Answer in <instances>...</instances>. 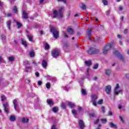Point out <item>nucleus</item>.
<instances>
[{
    "label": "nucleus",
    "instance_id": "f257e3e1",
    "mask_svg": "<svg viewBox=\"0 0 129 129\" xmlns=\"http://www.w3.org/2000/svg\"><path fill=\"white\" fill-rule=\"evenodd\" d=\"M64 10V7H61L59 8V12H57V11L54 10L53 11V16H52V18H56V17H59L60 19H62L63 17V13L62 12V11Z\"/></svg>",
    "mask_w": 129,
    "mask_h": 129
},
{
    "label": "nucleus",
    "instance_id": "7c9ffc66",
    "mask_svg": "<svg viewBox=\"0 0 129 129\" xmlns=\"http://www.w3.org/2000/svg\"><path fill=\"white\" fill-rule=\"evenodd\" d=\"M46 88H47V89H50V88L51 87V84H50V83H46Z\"/></svg>",
    "mask_w": 129,
    "mask_h": 129
},
{
    "label": "nucleus",
    "instance_id": "338daca9",
    "mask_svg": "<svg viewBox=\"0 0 129 129\" xmlns=\"http://www.w3.org/2000/svg\"><path fill=\"white\" fill-rule=\"evenodd\" d=\"M99 122V119H97L95 121V123H98Z\"/></svg>",
    "mask_w": 129,
    "mask_h": 129
},
{
    "label": "nucleus",
    "instance_id": "f03ea898",
    "mask_svg": "<svg viewBox=\"0 0 129 129\" xmlns=\"http://www.w3.org/2000/svg\"><path fill=\"white\" fill-rule=\"evenodd\" d=\"M100 52V50L95 47H91L88 51V54L92 55V54H98Z\"/></svg>",
    "mask_w": 129,
    "mask_h": 129
},
{
    "label": "nucleus",
    "instance_id": "6e6d98bb",
    "mask_svg": "<svg viewBox=\"0 0 129 129\" xmlns=\"http://www.w3.org/2000/svg\"><path fill=\"white\" fill-rule=\"evenodd\" d=\"M35 75H36V76H37V77H39V76L40 75V74H39L38 72H36L35 73Z\"/></svg>",
    "mask_w": 129,
    "mask_h": 129
},
{
    "label": "nucleus",
    "instance_id": "20e7f679",
    "mask_svg": "<svg viewBox=\"0 0 129 129\" xmlns=\"http://www.w3.org/2000/svg\"><path fill=\"white\" fill-rule=\"evenodd\" d=\"M97 98V95H92L91 96L92 102L93 103V105H94V106H96L97 105V103L96 102Z\"/></svg>",
    "mask_w": 129,
    "mask_h": 129
},
{
    "label": "nucleus",
    "instance_id": "393cba45",
    "mask_svg": "<svg viewBox=\"0 0 129 129\" xmlns=\"http://www.w3.org/2000/svg\"><path fill=\"white\" fill-rule=\"evenodd\" d=\"M27 37H28L29 40L30 42H33V36H32V35H28Z\"/></svg>",
    "mask_w": 129,
    "mask_h": 129
},
{
    "label": "nucleus",
    "instance_id": "4be33fe9",
    "mask_svg": "<svg viewBox=\"0 0 129 129\" xmlns=\"http://www.w3.org/2000/svg\"><path fill=\"white\" fill-rule=\"evenodd\" d=\"M91 32H92V29L91 28H88L87 30V33L88 35H91Z\"/></svg>",
    "mask_w": 129,
    "mask_h": 129
},
{
    "label": "nucleus",
    "instance_id": "69168bd1",
    "mask_svg": "<svg viewBox=\"0 0 129 129\" xmlns=\"http://www.w3.org/2000/svg\"><path fill=\"white\" fill-rule=\"evenodd\" d=\"M125 77L129 79V74H127L125 75Z\"/></svg>",
    "mask_w": 129,
    "mask_h": 129
},
{
    "label": "nucleus",
    "instance_id": "2f4dec72",
    "mask_svg": "<svg viewBox=\"0 0 129 129\" xmlns=\"http://www.w3.org/2000/svg\"><path fill=\"white\" fill-rule=\"evenodd\" d=\"M30 57H34L35 56V52H34V51H30Z\"/></svg>",
    "mask_w": 129,
    "mask_h": 129
},
{
    "label": "nucleus",
    "instance_id": "bf43d9fd",
    "mask_svg": "<svg viewBox=\"0 0 129 129\" xmlns=\"http://www.w3.org/2000/svg\"><path fill=\"white\" fill-rule=\"evenodd\" d=\"M38 85H41L42 84V81H39L38 82Z\"/></svg>",
    "mask_w": 129,
    "mask_h": 129
},
{
    "label": "nucleus",
    "instance_id": "423d86ee",
    "mask_svg": "<svg viewBox=\"0 0 129 129\" xmlns=\"http://www.w3.org/2000/svg\"><path fill=\"white\" fill-rule=\"evenodd\" d=\"M121 91V89L119 88V85L117 84L115 88L114 93L116 95H118L119 93Z\"/></svg>",
    "mask_w": 129,
    "mask_h": 129
},
{
    "label": "nucleus",
    "instance_id": "e433bc0d",
    "mask_svg": "<svg viewBox=\"0 0 129 129\" xmlns=\"http://www.w3.org/2000/svg\"><path fill=\"white\" fill-rule=\"evenodd\" d=\"M69 47V44L67 43H64L63 45V49H67Z\"/></svg>",
    "mask_w": 129,
    "mask_h": 129
},
{
    "label": "nucleus",
    "instance_id": "412c9836",
    "mask_svg": "<svg viewBox=\"0 0 129 129\" xmlns=\"http://www.w3.org/2000/svg\"><path fill=\"white\" fill-rule=\"evenodd\" d=\"M1 100L2 101H5L7 100V97H6L5 95H2V96H1Z\"/></svg>",
    "mask_w": 129,
    "mask_h": 129
},
{
    "label": "nucleus",
    "instance_id": "864d4df0",
    "mask_svg": "<svg viewBox=\"0 0 129 129\" xmlns=\"http://www.w3.org/2000/svg\"><path fill=\"white\" fill-rule=\"evenodd\" d=\"M51 129H57V128H56V125L54 124L51 126Z\"/></svg>",
    "mask_w": 129,
    "mask_h": 129
},
{
    "label": "nucleus",
    "instance_id": "f8f14e48",
    "mask_svg": "<svg viewBox=\"0 0 129 129\" xmlns=\"http://www.w3.org/2000/svg\"><path fill=\"white\" fill-rule=\"evenodd\" d=\"M28 13L25 10L23 11L22 19H28Z\"/></svg>",
    "mask_w": 129,
    "mask_h": 129
},
{
    "label": "nucleus",
    "instance_id": "1a4fd4ad",
    "mask_svg": "<svg viewBox=\"0 0 129 129\" xmlns=\"http://www.w3.org/2000/svg\"><path fill=\"white\" fill-rule=\"evenodd\" d=\"M3 106L5 112L9 113V103L8 102H6L5 103L3 104Z\"/></svg>",
    "mask_w": 129,
    "mask_h": 129
},
{
    "label": "nucleus",
    "instance_id": "aec40b11",
    "mask_svg": "<svg viewBox=\"0 0 129 129\" xmlns=\"http://www.w3.org/2000/svg\"><path fill=\"white\" fill-rule=\"evenodd\" d=\"M42 66L43 68H46L47 67V61H46V60H43L42 61Z\"/></svg>",
    "mask_w": 129,
    "mask_h": 129
},
{
    "label": "nucleus",
    "instance_id": "603ef678",
    "mask_svg": "<svg viewBox=\"0 0 129 129\" xmlns=\"http://www.w3.org/2000/svg\"><path fill=\"white\" fill-rule=\"evenodd\" d=\"M110 13V10H108L106 11V14L107 16H109V13Z\"/></svg>",
    "mask_w": 129,
    "mask_h": 129
},
{
    "label": "nucleus",
    "instance_id": "c03bdc74",
    "mask_svg": "<svg viewBox=\"0 0 129 129\" xmlns=\"http://www.w3.org/2000/svg\"><path fill=\"white\" fill-rule=\"evenodd\" d=\"M98 68V64L96 63L94 66L93 69H97Z\"/></svg>",
    "mask_w": 129,
    "mask_h": 129
},
{
    "label": "nucleus",
    "instance_id": "b1692460",
    "mask_svg": "<svg viewBox=\"0 0 129 129\" xmlns=\"http://www.w3.org/2000/svg\"><path fill=\"white\" fill-rule=\"evenodd\" d=\"M10 119L11 121H16V117H15L14 116L11 115L10 116Z\"/></svg>",
    "mask_w": 129,
    "mask_h": 129
},
{
    "label": "nucleus",
    "instance_id": "72a5a7b5",
    "mask_svg": "<svg viewBox=\"0 0 129 129\" xmlns=\"http://www.w3.org/2000/svg\"><path fill=\"white\" fill-rule=\"evenodd\" d=\"M102 3L104 5V6H107L108 4L107 0H102Z\"/></svg>",
    "mask_w": 129,
    "mask_h": 129
},
{
    "label": "nucleus",
    "instance_id": "ddd939ff",
    "mask_svg": "<svg viewBox=\"0 0 129 129\" xmlns=\"http://www.w3.org/2000/svg\"><path fill=\"white\" fill-rule=\"evenodd\" d=\"M67 30L68 33H69L70 35H73L74 34V30H73L72 28L69 27Z\"/></svg>",
    "mask_w": 129,
    "mask_h": 129
},
{
    "label": "nucleus",
    "instance_id": "39448f33",
    "mask_svg": "<svg viewBox=\"0 0 129 129\" xmlns=\"http://www.w3.org/2000/svg\"><path fill=\"white\" fill-rule=\"evenodd\" d=\"M51 32L53 33L54 38H55V39H57V38H59V31H56L54 27L51 28Z\"/></svg>",
    "mask_w": 129,
    "mask_h": 129
},
{
    "label": "nucleus",
    "instance_id": "de8ad7c7",
    "mask_svg": "<svg viewBox=\"0 0 129 129\" xmlns=\"http://www.w3.org/2000/svg\"><path fill=\"white\" fill-rule=\"evenodd\" d=\"M123 33L124 34H126L127 33H128V29H124Z\"/></svg>",
    "mask_w": 129,
    "mask_h": 129
},
{
    "label": "nucleus",
    "instance_id": "a19ab883",
    "mask_svg": "<svg viewBox=\"0 0 129 129\" xmlns=\"http://www.w3.org/2000/svg\"><path fill=\"white\" fill-rule=\"evenodd\" d=\"M101 111H102V112H103V113H105V108H104V107H102L101 108Z\"/></svg>",
    "mask_w": 129,
    "mask_h": 129
},
{
    "label": "nucleus",
    "instance_id": "8fccbe9b",
    "mask_svg": "<svg viewBox=\"0 0 129 129\" xmlns=\"http://www.w3.org/2000/svg\"><path fill=\"white\" fill-rule=\"evenodd\" d=\"M89 115L91 117H94V116H95V114L91 113V114H90Z\"/></svg>",
    "mask_w": 129,
    "mask_h": 129
},
{
    "label": "nucleus",
    "instance_id": "dca6fc26",
    "mask_svg": "<svg viewBox=\"0 0 129 129\" xmlns=\"http://www.w3.org/2000/svg\"><path fill=\"white\" fill-rule=\"evenodd\" d=\"M68 105L71 108H73L75 106V104L71 102H68Z\"/></svg>",
    "mask_w": 129,
    "mask_h": 129
},
{
    "label": "nucleus",
    "instance_id": "473e14b6",
    "mask_svg": "<svg viewBox=\"0 0 129 129\" xmlns=\"http://www.w3.org/2000/svg\"><path fill=\"white\" fill-rule=\"evenodd\" d=\"M13 13H17V12H18V9L17 8L16 6L13 7Z\"/></svg>",
    "mask_w": 129,
    "mask_h": 129
},
{
    "label": "nucleus",
    "instance_id": "cd10ccee",
    "mask_svg": "<svg viewBox=\"0 0 129 129\" xmlns=\"http://www.w3.org/2000/svg\"><path fill=\"white\" fill-rule=\"evenodd\" d=\"M8 59L10 62H13L14 60H15V58H14V56H9L8 57Z\"/></svg>",
    "mask_w": 129,
    "mask_h": 129
},
{
    "label": "nucleus",
    "instance_id": "9b49d317",
    "mask_svg": "<svg viewBox=\"0 0 129 129\" xmlns=\"http://www.w3.org/2000/svg\"><path fill=\"white\" fill-rule=\"evenodd\" d=\"M79 125L81 129H83L84 127H85V125L84 124V122H83V120H80L79 121Z\"/></svg>",
    "mask_w": 129,
    "mask_h": 129
},
{
    "label": "nucleus",
    "instance_id": "bb28decb",
    "mask_svg": "<svg viewBox=\"0 0 129 129\" xmlns=\"http://www.w3.org/2000/svg\"><path fill=\"white\" fill-rule=\"evenodd\" d=\"M110 126L111 127H113L114 128H116L117 127L116 125L113 124L112 122L110 123Z\"/></svg>",
    "mask_w": 129,
    "mask_h": 129
},
{
    "label": "nucleus",
    "instance_id": "a878e982",
    "mask_svg": "<svg viewBox=\"0 0 129 129\" xmlns=\"http://www.w3.org/2000/svg\"><path fill=\"white\" fill-rule=\"evenodd\" d=\"M11 21H8L7 22V27H8L9 30H11Z\"/></svg>",
    "mask_w": 129,
    "mask_h": 129
},
{
    "label": "nucleus",
    "instance_id": "6ab92c4d",
    "mask_svg": "<svg viewBox=\"0 0 129 129\" xmlns=\"http://www.w3.org/2000/svg\"><path fill=\"white\" fill-rule=\"evenodd\" d=\"M22 121L24 123H26L27 122H29V119H28L27 118L23 117V118H22Z\"/></svg>",
    "mask_w": 129,
    "mask_h": 129
},
{
    "label": "nucleus",
    "instance_id": "052dcab7",
    "mask_svg": "<svg viewBox=\"0 0 129 129\" xmlns=\"http://www.w3.org/2000/svg\"><path fill=\"white\" fill-rule=\"evenodd\" d=\"M43 3H44V0H40V5H43Z\"/></svg>",
    "mask_w": 129,
    "mask_h": 129
},
{
    "label": "nucleus",
    "instance_id": "79ce46f5",
    "mask_svg": "<svg viewBox=\"0 0 129 129\" xmlns=\"http://www.w3.org/2000/svg\"><path fill=\"white\" fill-rule=\"evenodd\" d=\"M82 93L84 94V95H86V91L83 89H82Z\"/></svg>",
    "mask_w": 129,
    "mask_h": 129
},
{
    "label": "nucleus",
    "instance_id": "c756f323",
    "mask_svg": "<svg viewBox=\"0 0 129 129\" xmlns=\"http://www.w3.org/2000/svg\"><path fill=\"white\" fill-rule=\"evenodd\" d=\"M45 50H48V49H50V45H49L48 44L46 43L45 44Z\"/></svg>",
    "mask_w": 129,
    "mask_h": 129
},
{
    "label": "nucleus",
    "instance_id": "2eb2a0df",
    "mask_svg": "<svg viewBox=\"0 0 129 129\" xmlns=\"http://www.w3.org/2000/svg\"><path fill=\"white\" fill-rule=\"evenodd\" d=\"M47 104L50 105V106H53L54 103L53 102V101L52 100H47Z\"/></svg>",
    "mask_w": 129,
    "mask_h": 129
},
{
    "label": "nucleus",
    "instance_id": "a18cd8bd",
    "mask_svg": "<svg viewBox=\"0 0 129 129\" xmlns=\"http://www.w3.org/2000/svg\"><path fill=\"white\" fill-rule=\"evenodd\" d=\"M61 107L63 109H65V108H66V105H65V104H62Z\"/></svg>",
    "mask_w": 129,
    "mask_h": 129
},
{
    "label": "nucleus",
    "instance_id": "09e8293b",
    "mask_svg": "<svg viewBox=\"0 0 129 129\" xmlns=\"http://www.w3.org/2000/svg\"><path fill=\"white\" fill-rule=\"evenodd\" d=\"M32 64H34L35 66H38V64L37 63V62H36L35 60L32 61Z\"/></svg>",
    "mask_w": 129,
    "mask_h": 129
},
{
    "label": "nucleus",
    "instance_id": "0eeeda50",
    "mask_svg": "<svg viewBox=\"0 0 129 129\" xmlns=\"http://www.w3.org/2000/svg\"><path fill=\"white\" fill-rule=\"evenodd\" d=\"M59 54H60V51L57 49H53L52 51L51 55L54 58H56V57H58L59 56Z\"/></svg>",
    "mask_w": 129,
    "mask_h": 129
},
{
    "label": "nucleus",
    "instance_id": "9d476101",
    "mask_svg": "<svg viewBox=\"0 0 129 129\" xmlns=\"http://www.w3.org/2000/svg\"><path fill=\"white\" fill-rule=\"evenodd\" d=\"M105 91L107 94H108L109 95V94H110L111 92V86H106L105 88Z\"/></svg>",
    "mask_w": 129,
    "mask_h": 129
},
{
    "label": "nucleus",
    "instance_id": "c9c22d12",
    "mask_svg": "<svg viewBox=\"0 0 129 129\" xmlns=\"http://www.w3.org/2000/svg\"><path fill=\"white\" fill-rule=\"evenodd\" d=\"M6 37L5 35H2L1 36V39H2V41H3V42H5V40H6Z\"/></svg>",
    "mask_w": 129,
    "mask_h": 129
},
{
    "label": "nucleus",
    "instance_id": "ea45409f",
    "mask_svg": "<svg viewBox=\"0 0 129 129\" xmlns=\"http://www.w3.org/2000/svg\"><path fill=\"white\" fill-rule=\"evenodd\" d=\"M97 103H98V104H102V103H103V100H102V99L99 100L98 101Z\"/></svg>",
    "mask_w": 129,
    "mask_h": 129
},
{
    "label": "nucleus",
    "instance_id": "a211bd4d",
    "mask_svg": "<svg viewBox=\"0 0 129 129\" xmlns=\"http://www.w3.org/2000/svg\"><path fill=\"white\" fill-rule=\"evenodd\" d=\"M80 8L81 9H82V10H86V5H85V4H81V5H80Z\"/></svg>",
    "mask_w": 129,
    "mask_h": 129
},
{
    "label": "nucleus",
    "instance_id": "680f3d73",
    "mask_svg": "<svg viewBox=\"0 0 129 129\" xmlns=\"http://www.w3.org/2000/svg\"><path fill=\"white\" fill-rule=\"evenodd\" d=\"M63 36L65 38H68V35L65 33L63 34Z\"/></svg>",
    "mask_w": 129,
    "mask_h": 129
},
{
    "label": "nucleus",
    "instance_id": "4c0bfd02",
    "mask_svg": "<svg viewBox=\"0 0 129 129\" xmlns=\"http://www.w3.org/2000/svg\"><path fill=\"white\" fill-rule=\"evenodd\" d=\"M17 26H18V28H21L22 27V24L19 23L18 21H16Z\"/></svg>",
    "mask_w": 129,
    "mask_h": 129
},
{
    "label": "nucleus",
    "instance_id": "f704fd0d",
    "mask_svg": "<svg viewBox=\"0 0 129 129\" xmlns=\"http://www.w3.org/2000/svg\"><path fill=\"white\" fill-rule=\"evenodd\" d=\"M52 111L53 112H57L58 111V107H54L52 108Z\"/></svg>",
    "mask_w": 129,
    "mask_h": 129
},
{
    "label": "nucleus",
    "instance_id": "5701e85b",
    "mask_svg": "<svg viewBox=\"0 0 129 129\" xmlns=\"http://www.w3.org/2000/svg\"><path fill=\"white\" fill-rule=\"evenodd\" d=\"M110 73H111V72L109 70H106V72H105L106 75L109 76V75H110Z\"/></svg>",
    "mask_w": 129,
    "mask_h": 129
},
{
    "label": "nucleus",
    "instance_id": "6e6552de",
    "mask_svg": "<svg viewBox=\"0 0 129 129\" xmlns=\"http://www.w3.org/2000/svg\"><path fill=\"white\" fill-rule=\"evenodd\" d=\"M113 54L116 56L117 57H118L119 58L120 57L121 60L123 61V56L121 54H120V52L117 51V50H115L113 51Z\"/></svg>",
    "mask_w": 129,
    "mask_h": 129
},
{
    "label": "nucleus",
    "instance_id": "37998d69",
    "mask_svg": "<svg viewBox=\"0 0 129 129\" xmlns=\"http://www.w3.org/2000/svg\"><path fill=\"white\" fill-rule=\"evenodd\" d=\"M28 69H32V67H26L25 69L26 72H29V71L28 70Z\"/></svg>",
    "mask_w": 129,
    "mask_h": 129
},
{
    "label": "nucleus",
    "instance_id": "3c124183",
    "mask_svg": "<svg viewBox=\"0 0 129 129\" xmlns=\"http://www.w3.org/2000/svg\"><path fill=\"white\" fill-rule=\"evenodd\" d=\"M6 16L9 17H12V14L11 13H7L6 14Z\"/></svg>",
    "mask_w": 129,
    "mask_h": 129
},
{
    "label": "nucleus",
    "instance_id": "49530a36",
    "mask_svg": "<svg viewBox=\"0 0 129 129\" xmlns=\"http://www.w3.org/2000/svg\"><path fill=\"white\" fill-rule=\"evenodd\" d=\"M89 72V69H87V76L88 77H89V76H90V75H89V73H88Z\"/></svg>",
    "mask_w": 129,
    "mask_h": 129
},
{
    "label": "nucleus",
    "instance_id": "58836bf2",
    "mask_svg": "<svg viewBox=\"0 0 129 129\" xmlns=\"http://www.w3.org/2000/svg\"><path fill=\"white\" fill-rule=\"evenodd\" d=\"M101 121L102 123H106V122L107 121L106 119H101Z\"/></svg>",
    "mask_w": 129,
    "mask_h": 129
},
{
    "label": "nucleus",
    "instance_id": "7ed1b4c3",
    "mask_svg": "<svg viewBox=\"0 0 129 129\" xmlns=\"http://www.w3.org/2000/svg\"><path fill=\"white\" fill-rule=\"evenodd\" d=\"M114 46H115V44H114V43H112L111 44L106 45L103 49L104 54H107L108 50H109V49L111 48H112Z\"/></svg>",
    "mask_w": 129,
    "mask_h": 129
},
{
    "label": "nucleus",
    "instance_id": "774afa93",
    "mask_svg": "<svg viewBox=\"0 0 129 129\" xmlns=\"http://www.w3.org/2000/svg\"><path fill=\"white\" fill-rule=\"evenodd\" d=\"M122 10H123V8L122 7H119V11H122Z\"/></svg>",
    "mask_w": 129,
    "mask_h": 129
},
{
    "label": "nucleus",
    "instance_id": "13d9d810",
    "mask_svg": "<svg viewBox=\"0 0 129 129\" xmlns=\"http://www.w3.org/2000/svg\"><path fill=\"white\" fill-rule=\"evenodd\" d=\"M119 117V118L120 119V121H122V122H123V119L122 118V117L120 116Z\"/></svg>",
    "mask_w": 129,
    "mask_h": 129
},
{
    "label": "nucleus",
    "instance_id": "c85d7f7f",
    "mask_svg": "<svg viewBox=\"0 0 129 129\" xmlns=\"http://www.w3.org/2000/svg\"><path fill=\"white\" fill-rule=\"evenodd\" d=\"M85 64H86L87 66H90V65H91V60L85 61Z\"/></svg>",
    "mask_w": 129,
    "mask_h": 129
},
{
    "label": "nucleus",
    "instance_id": "4d7b16f0",
    "mask_svg": "<svg viewBox=\"0 0 129 129\" xmlns=\"http://www.w3.org/2000/svg\"><path fill=\"white\" fill-rule=\"evenodd\" d=\"M58 2H62V3H64V4H66V1L67 0H58Z\"/></svg>",
    "mask_w": 129,
    "mask_h": 129
},
{
    "label": "nucleus",
    "instance_id": "f3484780",
    "mask_svg": "<svg viewBox=\"0 0 129 129\" xmlns=\"http://www.w3.org/2000/svg\"><path fill=\"white\" fill-rule=\"evenodd\" d=\"M21 41H22V45H24V47H26L28 46V44H27V41H26L23 39H22Z\"/></svg>",
    "mask_w": 129,
    "mask_h": 129
},
{
    "label": "nucleus",
    "instance_id": "e2e57ef3",
    "mask_svg": "<svg viewBox=\"0 0 129 129\" xmlns=\"http://www.w3.org/2000/svg\"><path fill=\"white\" fill-rule=\"evenodd\" d=\"M108 114H109V115H112V112L109 111L108 112Z\"/></svg>",
    "mask_w": 129,
    "mask_h": 129
},
{
    "label": "nucleus",
    "instance_id": "5fc2aeb1",
    "mask_svg": "<svg viewBox=\"0 0 129 129\" xmlns=\"http://www.w3.org/2000/svg\"><path fill=\"white\" fill-rule=\"evenodd\" d=\"M72 113H73L74 114H77V111L76 110H72Z\"/></svg>",
    "mask_w": 129,
    "mask_h": 129
},
{
    "label": "nucleus",
    "instance_id": "0e129e2a",
    "mask_svg": "<svg viewBox=\"0 0 129 129\" xmlns=\"http://www.w3.org/2000/svg\"><path fill=\"white\" fill-rule=\"evenodd\" d=\"M78 110H79V111H81L82 110V107H79Z\"/></svg>",
    "mask_w": 129,
    "mask_h": 129
},
{
    "label": "nucleus",
    "instance_id": "4468645a",
    "mask_svg": "<svg viewBox=\"0 0 129 129\" xmlns=\"http://www.w3.org/2000/svg\"><path fill=\"white\" fill-rule=\"evenodd\" d=\"M13 104H14V108L15 110H17V108H18V102L16 99H14L13 100Z\"/></svg>",
    "mask_w": 129,
    "mask_h": 129
}]
</instances>
